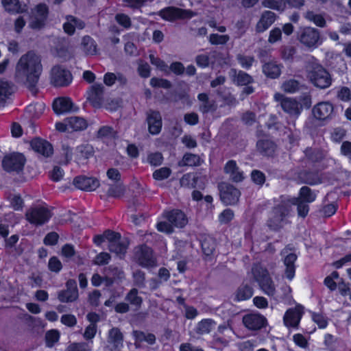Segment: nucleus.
Here are the masks:
<instances>
[{"instance_id":"obj_1","label":"nucleus","mask_w":351,"mask_h":351,"mask_svg":"<svg viewBox=\"0 0 351 351\" xmlns=\"http://www.w3.org/2000/svg\"><path fill=\"white\" fill-rule=\"evenodd\" d=\"M43 66L40 57L29 51L18 60L14 75L16 82L27 87L34 86L42 73Z\"/></svg>"},{"instance_id":"obj_2","label":"nucleus","mask_w":351,"mask_h":351,"mask_svg":"<svg viewBox=\"0 0 351 351\" xmlns=\"http://www.w3.org/2000/svg\"><path fill=\"white\" fill-rule=\"evenodd\" d=\"M298 206V214L301 217H305L309 210L308 206L298 199H287L271 211L268 220V226L274 230L280 228L286 223L287 217L291 213V206Z\"/></svg>"},{"instance_id":"obj_3","label":"nucleus","mask_w":351,"mask_h":351,"mask_svg":"<svg viewBox=\"0 0 351 351\" xmlns=\"http://www.w3.org/2000/svg\"><path fill=\"white\" fill-rule=\"evenodd\" d=\"M307 77L317 87L326 88L331 84V79L327 71L313 58L306 66Z\"/></svg>"},{"instance_id":"obj_4","label":"nucleus","mask_w":351,"mask_h":351,"mask_svg":"<svg viewBox=\"0 0 351 351\" xmlns=\"http://www.w3.org/2000/svg\"><path fill=\"white\" fill-rule=\"evenodd\" d=\"M252 275L258 282L263 291L269 296H274L276 289L267 271L260 265H254L252 269Z\"/></svg>"},{"instance_id":"obj_5","label":"nucleus","mask_w":351,"mask_h":351,"mask_svg":"<svg viewBox=\"0 0 351 351\" xmlns=\"http://www.w3.org/2000/svg\"><path fill=\"white\" fill-rule=\"evenodd\" d=\"M26 219L32 224L40 226L47 222L51 217V211L44 206H36L26 212Z\"/></svg>"},{"instance_id":"obj_6","label":"nucleus","mask_w":351,"mask_h":351,"mask_svg":"<svg viewBox=\"0 0 351 351\" xmlns=\"http://www.w3.org/2000/svg\"><path fill=\"white\" fill-rule=\"evenodd\" d=\"M160 16L165 21L189 20L197 15L195 12L184 10L173 6L167 7L159 12Z\"/></svg>"},{"instance_id":"obj_7","label":"nucleus","mask_w":351,"mask_h":351,"mask_svg":"<svg viewBox=\"0 0 351 351\" xmlns=\"http://www.w3.org/2000/svg\"><path fill=\"white\" fill-rule=\"evenodd\" d=\"M72 80L71 73L64 67L55 66L51 69L50 82L54 86H66L71 83Z\"/></svg>"},{"instance_id":"obj_8","label":"nucleus","mask_w":351,"mask_h":351,"mask_svg":"<svg viewBox=\"0 0 351 351\" xmlns=\"http://www.w3.org/2000/svg\"><path fill=\"white\" fill-rule=\"evenodd\" d=\"M25 159L23 154L12 153L4 156L2 167L6 171H19L24 165Z\"/></svg>"},{"instance_id":"obj_9","label":"nucleus","mask_w":351,"mask_h":351,"mask_svg":"<svg viewBox=\"0 0 351 351\" xmlns=\"http://www.w3.org/2000/svg\"><path fill=\"white\" fill-rule=\"evenodd\" d=\"M220 197L221 201L226 204H234L237 202L240 192L233 186L222 183L219 185Z\"/></svg>"},{"instance_id":"obj_10","label":"nucleus","mask_w":351,"mask_h":351,"mask_svg":"<svg viewBox=\"0 0 351 351\" xmlns=\"http://www.w3.org/2000/svg\"><path fill=\"white\" fill-rule=\"evenodd\" d=\"M274 97L275 101L280 103L281 107L285 112L293 115H298L300 113V107L295 99L285 97L283 95L278 93H276Z\"/></svg>"},{"instance_id":"obj_11","label":"nucleus","mask_w":351,"mask_h":351,"mask_svg":"<svg viewBox=\"0 0 351 351\" xmlns=\"http://www.w3.org/2000/svg\"><path fill=\"white\" fill-rule=\"evenodd\" d=\"M282 255L283 256V263L285 267V276L289 280H292L295 274V262L297 260V256L295 253L288 252L286 249L282 252Z\"/></svg>"},{"instance_id":"obj_12","label":"nucleus","mask_w":351,"mask_h":351,"mask_svg":"<svg viewBox=\"0 0 351 351\" xmlns=\"http://www.w3.org/2000/svg\"><path fill=\"white\" fill-rule=\"evenodd\" d=\"M300 42L308 47H316L319 43L318 32L312 27H306L299 35Z\"/></svg>"},{"instance_id":"obj_13","label":"nucleus","mask_w":351,"mask_h":351,"mask_svg":"<svg viewBox=\"0 0 351 351\" xmlns=\"http://www.w3.org/2000/svg\"><path fill=\"white\" fill-rule=\"evenodd\" d=\"M123 346V337L119 330L116 328L109 331L107 340L106 350L108 351H118Z\"/></svg>"},{"instance_id":"obj_14","label":"nucleus","mask_w":351,"mask_h":351,"mask_svg":"<svg viewBox=\"0 0 351 351\" xmlns=\"http://www.w3.org/2000/svg\"><path fill=\"white\" fill-rule=\"evenodd\" d=\"M136 257L140 265L143 267H153L155 265V259L153 257L151 249L147 246H141L136 252Z\"/></svg>"},{"instance_id":"obj_15","label":"nucleus","mask_w":351,"mask_h":351,"mask_svg":"<svg viewBox=\"0 0 351 351\" xmlns=\"http://www.w3.org/2000/svg\"><path fill=\"white\" fill-rule=\"evenodd\" d=\"M303 313L302 306H295L287 310L284 315V323L287 327H296Z\"/></svg>"},{"instance_id":"obj_16","label":"nucleus","mask_w":351,"mask_h":351,"mask_svg":"<svg viewBox=\"0 0 351 351\" xmlns=\"http://www.w3.org/2000/svg\"><path fill=\"white\" fill-rule=\"evenodd\" d=\"M73 184L79 189L89 191L95 190L99 186L97 179L85 176L75 178Z\"/></svg>"},{"instance_id":"obj_17","label":"nucleus","mask_w":351,"mask_h":351,"mask_svg":"<svg viewBox=\"0 0 351 351\" xmlns=\"http://www.w3.org/2000/svg\"><path fill=\"white\" fill-rule=\"evenodd\" d=\"M164 217L176 228H182L187 223L184 213L179 210L166 212L164 213Z\"/></svg>"},{"instance_id":"obj_18","label":"nucleus","mask_w":351,"mask_h":351,"mask_svg":"<svg viewBox=\"0 0 351 351\" xmlns=\"http://www.w3.org/2000/svg\"><path fill=\"white\" fill-rule=\"evenodd\" d=\"M244 325L250 330H258L265 326L266 319L260 314H248L243 317Z\"/></svg>"},{"instance_id":"obj_19","label":"nucleus","mask_w":351,"mask_h":351,"mask_svg":"<svg viewBox=\"0 0 351 351\" xmlns=\"http://www.w3.org/2000/svg\"><path fill=\"white\" fill-rule=\"evenodd\" d=\"M332 112L333 106L328 102L319 103L313 109V116L319 120H325L330 117Z\"/></svg>"},{"instance_id":"obj_20","label":"nucleus","mask_w":351,"mask_h":351,"mask_svg":"<svg viewBox=\"0 0 351 351\" xmlns=\"http://www.w3.org/2000/svg\"><path fill=\"white\" fill-rule=\"evenodd\" d=\"M67 289L62 291L58 295V298L61 302H69L75 300L78 297L76 282L74 280H69L66 282Z\"/></svg>"},{"instance_id":"obj_21","label":"nucleus","mask_w":351,"mask_h":351,"mask_svg":"<svg viewBox=\"0 0 351 351\" xmlns=\"http://www.w3.org/2000/svg\"><path fill=\"white\" fill-rule=\"evenodd\" d=\"M149 131L152 134H158L162 128V119L160 113L150 111L147 118Z\"/></svg>"},{"instance_id":"obj_22","label":"nucleus","mask_w":351,"mask_h":351,"mask_svg":"<svg viewBox=\"0 0 351 351\" xmlns=\"http://www.w3.org/2000/svg\"><path fill=\"white\" fill-rule=\"evenodd\" d=\"M224 171L234 182H241L245 178L243 171L240 170L234 160H229L226 164Z\"/></svg>"},{"instance_id":"obj_23","label":"nucleus","mask_w":351,"mask_h":351,"mask_svg":"<svg viewBox=\"0 0 351 351\" xmlns=\"http://www.w3.org/2000/svg\"><path fill=\"white\" fill-rule=\"evenodd\" d=\"M73 104L70 98L61 97L54 100L53 109L56 114H63L73 110Z\"/></svg>"},{"instance_id":"obj_24","label":"nucleus","mask_w":351,"mask_h":351,"mask_svg":"<svg viewBox=\"0 0 351 351\" xmlns=\"http://www.w3.org/2000/svg\"><path fill=\"white\" fill-rule=\"evenodd\" d=\"M31 146L35 152L45 156H49L53 152L51 145L49 142L42 139L33 140L31 143Z\"/></svg>"},{"instance_id":"obj_25","label":"nucleus","mask_w":351,"mask_h":351,"mask_svg":"<svg viewBox=\"0 0 351 351\" xmlns=\"http://www.w3.org/2000/svg\"><path fill=\"white\" fill-rule=\"evenodd\" d=\"M104 87L100 84H95L91 86L88 93V99L94 107H99L101 105V95Z\"/></svg>"},{"instance_id":"obj_26","label":"nucleus","mask_w":351,"mask_h":351,"mask_svg":"<svg viewBox=\"0 0 351 351\" xmlns=\"http://www.w3.org/2000/svg\"><path fill=\"white\" fill-rule=\"evenodd\" d=\"M128 245V241L124 239H121V236L118 233V237L114 239V241H111L109 244V249L112 252L121 256L126 252Z\"/></svg>"},{"instance_id":"obj_27","label":"nucleus","mask_w":351,"mask_h":351,"mask_svg":"<svg viewBox=\"0 0 351 351\" xmlns=\"http://www.w3.org/2000/svg\"><path fill=\"white\" fill-rule=\"evenodd\" d=\"M4 9L10 13H23L27 11V5L21 4L19 0H1Z\"/></svg>"},{"instance_id":"obj_28","label":"nucleus","mask_w":351,"mask_h":351,"mask_svg":"<svg viewBox=\"0 0 351 351\" xmlns=\"http://www.w3.org/2000/svg\"><path fill=\"white\" fill-rule=\"evenodd\" d=\"M81 49L86 55H95L97 51V44L91 37L88 36H84L81 42Z\"/></svg>"},{"instance_id":"obj_29","label":"nucleus","mask_w":351,"mask_h":351,"mask_svg":"<svg viewBox=\"0 0 351 351\" xmlns=\"http://www.w3.org/2000/svg\"><path fill=\"white\" fill-rule=\"evenodd\" d=\"M66 123L71 131H80L86 129L88 126L87 121L78 117H72L66 119Z\"/></svg>"},{"instance_id":"obj_30","label":"nucleus","mask_w":351,"mask_h":351,"mask_svg":"<svg viewBox=\"0 0 351 351\" xmlns=\"http://www.w3.org/2000/svg\"><path fill=\"white\" fill-rule=\"evenodd\" d=\"M252 295L253 291L250 287L242 285L236 291L234 300L237 302L244 301L250 299Z\"/></svg>"},{"instance_id":"obj_31","label":"nucleus","mask_w":351,"mask_h":351,"mask_svg":"<svg viewBox=\"0 0 351 351\" xmlns=\"http://www.w3.org/2000/svg\"><path fill=\"white\" fill-rule=\"evenodd\" d=\"M216 327V323L211 319H202L197 324V332L199 334H208Z\"/></svg>"},{"instance_id":"obj_32","label":"nucleus","mask_w":351,"mask_h":351,"mask_svg":"<svg viewBox=\"0 0 351 351\" xmlns=\"http://www.w3.org/2000/svg\"><path fill=\"white\" fill-rule=\"evenodd\" d=\"M93 147L90 145H82L76 147L74 154L78 159L88 158L93 154Z\"/></svg>"},{"instance_id":"obj_33","label":"nucleus","mask_w":351,"mask_h":351,"mask_svg":"<svg viewBox=\"0 0 351 351\" xmlns=\"http://www.w3.org/2000/svg\"><path fill=\"white\" fill-rule=\"evenodd\" d=\"M257 148L261 153L270 155L274 151V144L268 139L259 140L257 142Z\"/></svg>"},{"instance_id":"obj_34","label":"nucleus","mask_w":351,"mask_h":351,"mask_svg":"<svg viewBox=\"0 0 351 351\" xmlns=\"http://www.w3.org/2000/svg\"><path fill=\"white\" fill-rule=\"evenodd\" d=\"M263 71L264 73L271 77H278L280 74V69L279 66L275 63L269 62L263 66Z\"/></svg>"},{"instance_id":"obj_35","label":"nucleus","mask_w":351,"mask_h":351,"mask_svg":"<svg viewBox=\"0 0 351 351\" xmlns=\"http://www.w3.org/2000/svg\"><path fill=\"white\" fill-rule=\"evenodd\" d=\"M316 194L308 187L303 186L300 191V196L298 198L300 201L306 203H311L315 200Z\"/></svg>"},{"instance_id":"obj_36","label":"nucleus","mask_w":351,"mask_h":351,"mask_svg":"<svg viewBox=\"0 0 351 351\" xmlns=\"http://www.w3.org/2000/svg\"><path fill=\"white\" fill-rule=\"evenodd\" d=\"M118 237V233L108 230L105 232L102 235H97L94 238V243L97 245H101L105 241H108L109 244L111 241H114Z\"/></svg>"},{"instance_id":"obj_37","label":"nucleus","mask_w":351,"mask_h":351,"mask_svg":"<svg viewBox=\"0 0 351 351\" xmlns=\"http://www.w3.org/2000/svg\"><path fill=\"white\" fill-rule=\"evenodd\" d=\"M200 158L195 154H186L184 156L180 165L187 166H197L201 164Z\"/></svg>"},{"instance_id":"obj_38","label":"nucleus","mask_w":351,"mask_h":351,"mask_svg":"<svg viewBox=\"0 0 351 351\" xmlns=\"http://www.w3.org/2000/svg\"><path fill=\"white\" fill-rule=\"evenodd\" d=\"M149 60L152 64L155 66L158 69L165 73H169V66L165 61L158 57H156L153 53L149 54Z\"/></svg>"},{"instance_id":"obj_39","label":"nucleus","mask_w":351,"mask_h":351,"mask_svg":"<svg viewBox=\"0 0 351 351\" xmlns=\"http://www.w3.org/2000/svg\"><path fill=\"white\" fill-rule=\"evenodd\" d=\"M48 12V7L45 3H40L37 5L33 11V14L38 21L40 19L45 20L47 17Z\"/></svg>"},{"instance_id":"obj_40","label":"nucleus","mask_w":351,"mask_h":351,"mask_svg":"<svg viewBox=\"0 0 351 351\" xmlns=\"http://www.w3.org/2000/svg\"><path fill=\"white\" fill-rule=\"evenodd\" d=\"M340 282L339 274L337 271H333L330 276H327L324 280L325 285L331 291H334L337 288V282Z\"/></svg>"},{"instance_id":"obj_41","label":"nucleus","mask_w":351,"mask_h":351,"mask_svg":"<svg viewBox=\"0 0 351 351\" xmlns=\"http://www.w3.org/2000/svg\"><path fill=\"white\" fill-rule=\"evenodd\" d=\"M92 345L88 343H72L67 346L65 351H91Z\"/></svg>"},{"instance_id":"obj_42","label":"nucleus","mask_w":351,"mask_h":351,"mask_svg":"<svg viewBox=\"0 0 351 351\" xmlns=\"http://www.w3.org/2000/svg\"><path fill=\"white\" fill-rule=\"evenodd\" d=\"M59 339L60 334L56 330H51L46 333V344L48 347H53L59 341Z\"/></svg>"},{"instance_id":"obj_43","label":"nucleus","mask_w":351,"mask_h":351,"mask_svg":"<svg viewBox=\"0 0 351 351\" xmlns=\"http://www.w3.org/2000/svg\"><path fill=\"white\" fill-rule=\"evenodd\" d=\"M9 200L10 206L15 210H20L23 207V201L21 197L18 194H11Z\"/></svg>"},{"instance_id":"obj_44","label":"nucleus","mask_w":351,"mask_h":351,"mask_svg":"<svg viewBox=\"0 0 351 351\" xmlns=\"http://www.w3.org/2000/svg\"><path fill=\"white\" fill-rule=\"evenodd\" d=\"M282 89L287 93H295L299 88V83L293 80L285 82L281 86Z\"/></svg>"},{"instance_id":"obj_45","label":"nucleus","mask_w":351,"mask_h":351,"mask_svg":"<svg viewBox=\"0 0 351 351\" xmlns=\"http://www.w3.org/2000/svg\"><path fill=\"white\" fill-rule=\"evenodd\" d=\"M304 18L306 20L312 22H325L326 20L323 14L313 11H307L305 13Z\"/></svg>"},{"instance_id":"obj_46","label":"nucleus","mask_w":351,"mask_h":351,"mask_svg":"<svg viewBox=\"0 0 351 351\" xmlns=\"http://www.w3.org/2000/svg\"><path fill=\"white\" fill-rule=\"evenodd\" d=\"M171 174V169L168 167H162L153 173V178L156 180H162L167 178Z\"/></svg>"},{"instance_id":"obj_47","label":"nucleus","mask_w":351,"mask_h":351,"mask_svg":"<svg viewBox=\"0 0 351 351\" xmlns=\"http://www.w3.org/2000/svg\"><path fill=\"white\" fill-rule=\"evenodd\" d=\"M313 322L317 324L318 327L321 329L326 328L328 324V319L320 313H313L312 315Z\"/></svg>"},{"instance_id":"obj_48","label":"nucleus","mask_w":351,"mask_h":351,"mask_svg":"<svg viewBox=\"0 0 351 351\" xmlns=\"http://www.w3.org/2000/svg\"><path fill=\"white\" fill-rule=\"evenodd\" d=\"M252 80V77L243 71H239L234 79L237 84L241 86L247 85L251 83Z\"/></svg>"},{"instance_id":"obj_49","label":"nucleus","mask_w":351,"mask_h":351,"mask_svg":"<svg viewBox=\"0 0 351 351\" xmlns=\"http://www.w3.org/2000/svg\"><path fill=\"white\" fill-rule=\"evenodd\" d=\"M157 230L164 233H171L173 231V226L169 221H160L156 225Z\"/></svg>"},{"instance_id":"obj_50","label":"nucleus","mask_w":351,"mask_h":351,"mask_svg":"<svg viewBox=\"0 0 351 351\" xmlns=\"http://www.w3.org/2000/svg\"><path fill=\"white\" fill-rule=\"evenodd\" d=\"M134 335L138 341H145L149 344H152L155 341V336L152 334H145L141 332L135 331Z\"/></svg>"},{"instance_id":"obj_51","label":"nucleus","mask_w":351,"mask_h":351,"mask_svg":"<svg viewBox=\"0 0 351 351\" xmlns=\"http://www.w3.org/2000/svg\"><path fill=\"white\" fill-rule=\"evenodd\" d=\"M150 84L153 87H162L169 88L171 87V82L165 79L153 77L150 80Z\"/></svg>"},{"instance_id":"obj_52","label":"nucleus","mask_w":351,"mask_h":351,"mask_svg":"<svg viewBox=\"0 0 351 351\" xmlns=\"http://www.w3.org/2000/svg\"><path fill=\"white\" fill-rule=\"evenodd\" d=\"M138 74L142 77H145V78L148 77L150 75L149 65L147 62L140 60L138 62Z\"/></svg>"},{"instance_id":"obj_53","label":"nucleus","mask_w":351,"mask_h":351,"mask_svg":"<svg viewBox=\"0 0 351 351\" xmlns=\"http://www.w3.org/2000/svg\"><path fill=\"white\" fill-rule=\"evenodd\" d=\"M229 38L227 35H219L217 34H213L210 36L209 40L213 45H221L225 44Z\"/></svg>"},{"instance_id":"obj_54","label":"nucleus","mask_w":351,"mask_h":351,"mask_svg":"<svg viewBox=\"0 0 351 351\" xmlns=\"http://www.w3.org/2000/svg\"><path fill=\"white\" fill-rule=\"evenodd\" d=\"M163 158L160 153L150 154L147 157L148 162L153 166H158L162 164Z\"/></svg>"},{"instance_id":"obj_55","label":"nucleus","mask_w":351,"mask_h":351,"mask_svg":"<svg viewBox=\"0 0 351 351\" xmlns=\"http://www.w3.org/2000/svg\"><path fill=\"white\" fill-rule=\"evenodd\" d=\"M127 300L132 304L138 306L141 304L142 300L137 295V290L136 289H132L127 295Z\"/></svg>"},{"instance_id":"obj_56","label":"nucleus","mask_w":351,"mask_h":351,"mask_svg":"<svg viewBox=\"0 0 351 351\" xmlns=\"http://www.w3.org/2000/svg\"><path fill=\"white\" fill-rule=\"evenodd\" d=\"M233 217V212L230 209H226L219 215V221L221 223H227L230 222Z\"/></svg>"},{"instance_id":"obj_57","label":"nucleus","mask_w":351,"mask_h":351,"mask_svg":"<svg viewBox=\"0 0 351 351\" xmlns=\"http://www.w3.org/2000/svg\"><path fill=\"white\" fill-rule=\"evenodd\" d=\"M49 269L53 272H58L62 269V263L56 257H52L49 261Z\"/></svg>"},{"instance_id":"obj_58","label":"nucleus","mask_w":351,"mask_h":351,"mask_svg":"<svg viewBox=\"0 0 351 351\" xmlns=\"http://www.w3.org/2000/svg\"><path fill=\"white\" fill-rule=\"evenodd\" d=\"M238 60L241 66L245 69H249L254 61L253 57L245 56H239Z\"/></svg>"},{"instance_id":"obj_59","label":"nucleus","mask_w":351,"mask_h":351,"mask_svg":"<svg viewBox=\"0 0 351 351\" xmlns=\"http://www.w3.org/2000/svg\"><path fill=\"white\" fill-rule=\"evenodd\" d=\"M293 340L294 343L300 348H305L308 346L307 339L301 334H295L293 336Z\"/></svg>"},{"instance_id":"obj_60","label":"nucleus","mask_w":351,"mask_h":351,"mask_svg":"<svg viewBox=\"0 0 351 351\" xmlns=\"http://www.w3.org/2000/svg\"><path fill=\"white\" fill-rule=\"evenodd\" d=\"M346 135V132L342 128H335L331 134V138L335 142H340Z\"/></svg>"},{"instance_id":"obj_61","label":"nucleus","mask_w":351,"mask_h":351,"mask_svg":"<svg viewBox=\"0 0 351 351\" xmlns=\"http://www.w3.org/2000/svg\"><path fill=\"white\" fill-rule=\"evenodd\" d=\"M171 71L176 75H181L184 73V65L180 62H175L171 64L169 67V71Z\"/></svg>"},{"instance_id":"obj_62","label":"nucleus","mask_w":351,"mask_h":351,"mask_svg":"<svg viewBox=\"0 0 351 351\" xmlns=\"http://www.w3.org/2000/svg\"><path fill=\"white\" fill-rule=\"evenodd\" d=\"M338 97L344 101H348L351 99V91L348 88L342 87L338 91Z\"/></svg>"},{"instance_id":"obj_63","label":"nucleus","mask_w":351,"mask_h":351,"mask_svg":"<svg viewBox=\"0 0 351 351\" xmlns=\"http://www.w3.org/2000/svg\"><path fill=\"white\" fill-rule=\"evenodd\" d=\"M97 332V326L96 324H90L86 328L84 337L86 339H93Z\"/></svg>"},{"instance_id":"obj_64","label":"nucleus","mask_w":351,"mask_h":351,"mask_svg":"<svg viewBox=\"0 0 351 351\" xmlns=\"http://www.w3.org/2000/svg\"><path fill=\"white\" fill-rule=\"evenodd\" d=\"M110 258V255L108 253L101 252L96 256L95 259V264L99 265L107 264Z\"/></svg>"}]
</instances>
